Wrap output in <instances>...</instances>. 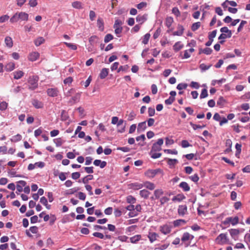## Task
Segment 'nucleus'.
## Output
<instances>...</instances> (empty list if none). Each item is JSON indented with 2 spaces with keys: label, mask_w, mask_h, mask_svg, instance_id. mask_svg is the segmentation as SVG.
Here are the masks:
<instances>
[{
  "label": "nucleus",
  "mask_w": 250,
  "mask_h": 250,
  "mask_svg": "<svg viewBox=\"0 0 250 250\" xmlns=\"http://www.w3.org/2000/svg\"><path fill=\"white\" fill-rule=\"evenodd\" d=\"M28 14L25 12H21L16 13L10 19V22L14 23L19 20L27 21L28 20Z\"/></svg>",
  "instance_id": "nucleus-1"
},
{
  "label": "nucleus",
  "mask_w": 250,
  "mask_h": 250,
  "mask_svg": "<svg viewBox=\"0 0 250 250\" xmlns=\"http://www.w3.org/2000/svg\"><path fill=\"white\" fill-rule=\"evenodd\" d=\"M238 223L239 218L237 216H235L234 217H227L222 222V224L225 225L227 227H229L230 224H231L232 226H235Z\"/></svg>",
  "instance_id": "nucleus-2"
},
{
  "label": "nucleus",
  "mask_w": 250,
  "mask_h": 250,
  "mask_svg": "<svg viewBox=\"0 0 250 250\" xmlns=\"http://www.w3.org/2000/svg\"><path fill=\"white\" fill-rule=\"evenodd\" d=\"M39 77L37 76H30L28 81L29 83V89L34 90L38 87V82Z\"/></svg>",
  "instance_id": "nucleus-3"
},
{
  "label": "nucleus",
  "mask_w": 250,
  "mask_h": 250,
  "mask_svg": "<svg viewBox=\"0 0 250 250\" xmlns=\"http://www.w3.org/2000/svg\"><path fill=\"white\" fill-rule=\"evenodd\" d=\"M216 242L219 245H223L228 241L227 235L226 233L220 234L215 239Z\"/></svg>",
  "instance_id": "nucleus-4"
},
{
  "label": "nucleus",
  "mask_w": 250,
  "mask_h": 250,
  "mask_svg": "<svg viewBox=\"0 0 250 250\" xmlns=\"http://www.w3.org/2000/svg\"><path fill=\"white\" fill-rule=\"evenodd\" d=\"M163 143L164 140L162 138L159 139L157 142L153 145L151 151H152V152L160 151L161 146L163 144Z\"/></svg>",
  "instance_id": "nucleus-5"
},
{
  "label": "nucleus",
  "mask_w": 250,
  "mask_h": 250,
  "mask_svg": "<svg viewBox=\"0 0 250 250\" xmlns=\"http://www.w3.org/2000/svg\"><path fill=\"white\" fill-rule=\"evenodd\" d=\"M46 92L48 96L54 97L58 95L59 90L57 88H50L47 90Z\"/></svg>",
  "instance_id": "nucleus-6"
},
{
  "label": "nucleus",
  "mask_w": 250,
  "mask_h": 250,
  "mask_svg": "<svg viewBox=\"0 0 250 250\" xmlns=\"http://www.w3.org/2000/svg\"><path fill=\"white\" fill-rule=\"evenodd\" d=\"M178 212L179 215L184 216L187 212V206L186 205H180L178 207Z\"/></svg>",
  "instance_id": "nucleus-7"
},
{
  "label": "nucleus",
  "mask_w": 250,
  "mask_h": 250,
  "mask_svg": "<svg viewBox=\"0 0 250 250\" xmlns=\"http://www.w3.org/2000/svg\"><path fill=\"white\" fill-rule=\"evenodd\" d=\"M160 230L164 234H167L170 232L171 228L167 225H165L160 227Z\"/></svg>",
  "instance_id": "nucleus-8"
},
{
  "label": "nucleus",
  "mask_w": 250,
  "mask_h": 250,
  "mask_svg": "<svg viewBox=\"0 0 250 250\" xmlns=\"http://www.w3.org/2000/svg\"><path fill=\"white\" fill-rule=\"evenodd\" d=\"M158 169H149L147 170L145 175L149 178H153L158 173Z\"/></svg>",
  "instance_id": "nucleus-9"
},
{
  "label": "nucleus",
  "mask_w": 250,
  "mask_h": 250,
  "mask_svg": "<svg viewBox=\"0 0 250 250\" xmlns=\"http://www.w3.org/2000/svg\"><path fill=\"white\" fill-rule=\"evenodd\" d=\"M184 31V27L181 24H178L177 30L173 32L172 35L173 36H181L183 35Z\"/></svg>",
  "instance_id": "nucleus-10"
},
{
  "label": "nucleus",
  "mask_w": 250,
  "mask_h": 250,
  "mask_svg": "<svg viewBox=\"0 0 250 250\" xmlns=\"http://www.w3.org/2000/svg\"><path fill=\"white\" fill-rule=\"evenodd\" d=\"M40 56V54L38 52H32L30 53L28 56L29 61L34 62L36 61Z\"/></svg>",
  "instance_id": "nucleus-11"
},
{
  "label": "nucleus",
  "mask_w": 250,
  "mask_h": 250,
  "mask_svg": "<svg viewBox=\"0 0 250 250\" xmlns=\"http://www.w3.org/2000/svg\"><path fill=\"white\" fill-rule=\"evenodd\" d=\"M194 238V236L190 234L188 232H185L182 237L181 240L186 242L188 240H191Z\"/></svg>",
  "instance_id": "nucleus-12"
},
{
  "label": "nucleus",
  "mask_w": 250,
  "mask_h": 250,
  "mask_svg": "<svg viewBox=\"0 0 250 250\" xmlns=\"http://www.w3.org/2000/svg\"><path fill=\"white\" fill-rule=\"evenodd\" d=\"M158 236V234L156 232H149L148 234V238L151 243H153L156 240Z\"/></svg>",
  "instance_id": "nucleus-13"
},
{
  "label": "nucleus",
  "mask_w": 250,
  "mask_h": 250,
  "mask_svg": "<svg viewBox=\"0 0 250 250\" xmlns=\"http://www.w3.org/2000/svg\"><path fill=\"white\" fill-rule=\"evenodd\" d=\"M32 104L36 108H42L43 107V104L36 99L32 100Z\"/></svg>",
  "instance_id": "nucleus-14"
},
{
  "label": "nucleus",
  "mask_w": 250,
  "mask_h": 250,
  "mask_svg": "<svg viewBox=\"0 0 250 250\" xmlns=\"http://www.w3.org/2000/svg\"><path fill=\"white\" fill-rule=\"evenodd\" d=\"M109 69L108 68H103L99 74V77L101 79H104L108 74Z\"/></svg>",
  "instance_id": "nucleus-15"
},
{
  "label": "nucleus",
  "mask_w": 250,
  "mask_h": 250,
  "mask_svg": "<svg viewBox=\"0 0 250 250\" xmlns=\"http://www.w3.org/2000/svg\"><path fill=\"white\" fill-rule=\"evenodd\" d=\"M14 76V79L16 80H18L21 79L22 77H23L24 75V73L23 71L21 70H18L14 72L13 73Z\"/></svg>",
  "instance_id": "nucleus-16"
},
{
  "label": "nucleus",
  "mask_w": 250,
  "mask_h": 250,
  "mask_svg": "<svg viewBox=\"0 0 250 250\" xmlns=\"http://www.w3.org/2000/svg\"><path fill=\"white\" fill-rule=\"evenodd\" d=\"M229 231L231 236L234 240L236 239L237 236L240 232L239 229H230L229 230Z\"/></svg>",
  "instance_id": "nucleus-17"
},
{
  "label": "nucleus",
  "mask_w": 250,
  "mask_h": 250,
  "mask_svg": "<svg viewBox=\"0 0 250 250\" xmlns=\"http://www.w3.org/2000/svg\"><path fill=\"white\" fill-rule=\"evenodd\" d=\"M4 42L6 46H7L9 48H11L13 45V40L10 37H6L4 40Z\"/></svg>",
  "instance_id": "nucleus-18"
},
{
  "label": "nucleus",
  "mask_w": 250,
  "mask_h": 250,
  "mask_svg": "<svg viewBox=\"0 0 250 250\" xmlns=\"http://www.w3.org/2000/svg\"><path fill=\"white\" fill-rule=\"evenodd\" d=\"M147 19V15H139L136 17V21L140 23L141 24H143Z\"/></svg>",
  "instance_id": "nucleus-19"
},
{
  "label": "nucleus",
  "mask_w": 250,
  "mask_h": 250,
  "mask_svg": "<svg viewBox=\"0 0 250 250\" xmlns=\"http://www.w3.org/2000/svg\"><path fill=\"white\" fill-rule=\"evenodd\" d=\"M143 185V187L146 188H147L149 190H153L155 188V186L153 183L148 182V181L144 182V185Z\"/></svg>",
  "instance_id": "nucleus-20"
},
{
  "label": "nucleus",
  "mask_w": 250,
  "mask_h": 250,
  "mask_svg": "<svg viewBox=\"0 0 250 250\" xmlns=\"http://www.w3.org/2000/svg\"><path fill=\"white\" fill-rule=\"evenodd\" d=\"M220 31L224 34H227L226 35L229 38L231 37L232 33L231 30H229L227 27H223L220 29Z\"/></svg>",
  "instance_id": "nucleus-21"
},
{
  "label": "nucleus",
  "mask_w": 250,
  "mask_h": 250,
  "mask_svg": "<svg viewBox=\"0 0 250 250\" xmlns=\"http://www.w3.org/2000/svg\"><path fill=\"white\" fill-rule=\"evenodd\" d=\"M15 63L13 62H10L5 66V69L7 71H12L15 69Z\"/></svg>",
  "instance_id": "nucleus-22"
},
{
  "label": "nucleus",
  "mask_w": 250,
  "mask_h": 250,
  "mask_svg": "<svg viewBox=\"0 0 250 250\" xmlns=\"http://www.w3.org/2000/svg\"><path fill=\"white\" fill-rule=\"evenodd\" d=\"M174 22L173 18L171 17H167L166 19L165 25L169 28Z\"/></svg>",
  "instance_id": "nucleus-23"
},
{
  "label": "nucleus",
  "mask_w": 250,
  "mask_h": 250,
  "mask_svg": "<svg viewBox=\"0 0 250 250\" xmlns=\"http://www.w3.org/2000/svg\"><path fill=\"white\" fill-rule=\"evenodd\" d=\"M146 128V122H143L138 124L137 131L138 132L144 131Z\"/></svg>",
  "instance_id": "nucleus-24"
},
{
  "label": "nucleus",
  "mask_w": 250,
  "mask_h": 250,
  "mask_svg": "<svg viewBox=\"0 0 250 250\" xmlns=\"http://www.w3.org/2000/svg\"><path fill=\"white\" fill-rule=\"evenodd\" d=\"M150 194V192L146 189H143L140 191V195L142 197L145 199H147Z\"/></svg>",
  "instance_id": "nucleus-25"
},
{
  "label": "nucleus",
  "mask_w": 250,
  "mask_h": 250,
  "mask_svg": "<svg viewBox=\"0 0 250 250\" xmlns=\"http://www.w3.org/2000/svg\"><path fill=\"white\" fill-rule=\"evenodd\" d=\"M179 187L182 188L185 191H188L190 190V187L188 186V184L185 182H181Z\"/></svg>",
  "instance_id": "nucleus-26"
},
{
  "label": "nucleus",
  "mask_w": 250,
  "mask_h": 250,
  "mask_svg": "<svg viewBox=\"0 0 250 250\" xmlns=\"http://www.w3.org/2000/svg\"><path fill=\"white\" fill-rule=\"evenodd\" d=\"M183 47V44H182L180 42H176L173 46V50L176 52L179 51Z\"/></svg>",
  "instance_id": "nucleus-27"
},
{
  "label": "nucleus",
  "mask_w": 250,
  "mask_h": 250,
  "mask_svg": "<svg viewBox=\"0 0 250 250\" xmlns=\"http://www.w3.org/2000/svg\"><path fill=\"white\" fill-rule=\"evenodd\" d=\"M185 198V196L183 194H179L177 195L176 196H174L172 198V200L173 202H176V201L180 202L182 200H183V199H184Z\"/></svg>",
  "instance_id": "nucleus-28"
},
{
  "label": "nucleus",
  "mask_w": 250,
  "mask_h": 250,
  "mask_svg": "<svg viewBox=\"0 0 250 250\" xmlns=\"http://www.w3.org/2000/svg\"><path fill=\"white\" fill-rule=\"evenodd\" d=\"M45 40L43 37H39L34 41V43L36 46H39L44 42Z\"/></svg>",
  "instance_id": "nucleus-29"
},
{
  "label": "nucleus",
  "mask_w": 250,
  "mask_h": 250,
  "mask_svg": "<svg viewBox=\"0 0 250 250\" xmlns=\"http://www.w3.org/2000/svg\"><path fill=\"white\" fill-rule=\"evenodd\" d=\"M54 143L55 144L56 146H61L63 143H64L65 141L62 140L61 138H58L54 139Z\"/></svg>",
  "instance_id": "nucleus-30"
},
{
  "label": "nucleus",
  "mask_w": 250,
  "mask_h": 250,
  "mask_svg": "<svg viewBox=\"0 0 250 250\" xmlns=\"http://www.w3.org/2000/svg\"><path fill=\"white\" fill-rule=\"evenodd\" d=\"M97 26L99 28V29L103 31L104 30V24L103 20L101 18H98L97 20Z\"/></svg>",
  "instance_id": "nucleus-31"
},
{
  "label": "nucleus",
  "mask_w": 250,
  "mask_h": 250,
  "mask_svg": "<svg viewBox=\"0 0 250 250\" xmlns=\"http://www.w3.org/2000/svg\"><path fill=\"white\" fill-rule=\"evenodd\" d=\"M72 6L73 8L77 9H81L83 8L82 2L78 1H76L72 2Z\"/></svg>",
  "instance_id": "nucleus-32"
},
{
  "label": "nucleus",
  "mask_w": 250,
  "mask_h": 250,
  "mask_svg": "<svg viewBox=\"0 0 250 250\" xmlns=\"http://www.w3.org/2000/svg\"><path fill=\"white\" fill-rule=\"evenodd\" d=\"M212 52V50L210 48H205L203 49H200L199 50V54L204 53L206 55H209Z\"/></svg>",
  "instance_id": "nucleus-33"
},
{
  "label": "nucleus",
  "mask_w": 250,
  "mask_h": 250,
  "mask_svg": "<svg viewBox=\"0 0 250 250\" xmlns=\"http://www.w3.org/2000/svg\"><path fill=\"white\" fill-rule=\"evenodd\" d=\"M225 103L226 101L224 98L223 97H220L217 102V104L220 107H222L224 106Z\"/></svg>",
  "instance_id": "nucleus-34"
},
{
  "label": "nucleus",
  "mask_w": 250,
  "mask_h": 250,
  "mask_svg": "<svg viewBox=\"0 0 250 250\" xmlns=\"http://www.w3.org/2000/svg\"><path fill=\"white\" fill-rule=\"evenodd\" d=\"M150 37V34L146 33V34H145L143 37V39L142 40V43L144 44H146L148 42Z\"/></svg>",
  "instance_id": "nucleus-35"
},
{
  "label": "nucleus",
  "mask_w": 250,
  "mask_h": 250,
  "mask_svg": "<svg viewBox=\"0 0 250 250\" xmlns=\"http://www.w3.org/2000/svg\"><path fill=\"white\" fill-rule=\"evenodd\" d=\"M141 235H136L130 238V242L132 243H135L141 239Z\"/></svg>",
  "instance_id": "nucleus-36"
},
{
  "label": "nucleus",
  "mask_w": 250,
  "mask_h": 250,
  "mask_svg": "<svg viewBox=\"0 0 250 250\" xmlns=\"http://www.w3.org/2000/svg\"><path fill=\"white\" fill-rule=\"evenodd\" d=\"M93 178V176L92 175H88L83 178L82 179V182L83 183L86 184H87L89 180H91Z\"/></svg>",
  "instance_id": "nucleus-37"
},
{
  "label": "nucleus",
  "mask_w": 250,
  "mask_h": 250,
  "mask_svg": "<svg viewBox=\"0 0 250 250\" xmlns=\"http://www.w3.org/2000/svg\"><path fill=\"white\" fill-rule=\"evenodd\" d=\"M149 154L151 156V157L153 159L158 158L162 155V154L160 153H156V152H152V151H150Z\"/></svg>",
  "instance_id": "nucleus-38"
},
{
  "label": "nucleus",
  "mask_w": 250,
  "mask_h": 250,
  "mask_svg": "<svg viewBox=\"0 0 250 250\" xmlns=\"http://www.w3.org/2000/svg\"><path fill=\"white\" fill-rule=\"evenodd\" d=\"M201 26V22L199 21L195 22L191 26V30L193 31L197 30Z\"/></svg>",
  "instance_id": "nucleus-39"
},
{
  "label": "nucleus",
  "mask_w": 250,
  "mask_h": 250,
  "mask_svg": "<svg viewBox=\"0 0 250 250\" xmlns=\"http://www.w3.org/2000/svg\"><path fill=\"white\" fill-rule=\"evenodd\" d=\"M178 161L176 159H167V164L170 166H174L177 163H178Z\"/></svg>",
  "instance_id": "nucleus-40"
},
{
  "label": "nucleus",
  "mask_w": 250,
  "mask_h": 250,
  "mask_svg": "<svg viewBox=\"0 0 250 250\" xmlns=\"http://www.w3.org/2000/svg\"><path fill=\"white\" fill-rule=\"evenodd\" d=\"M64 43L66 45L67 47L70 48L72 50H75L77 49V46L76 44L71 43H68L64 42Z\"/></svg>",
  "instance_id": "nucleus-41"
},
{
  "label": "nucleus",
  "mask_w": 250,
  "mask_h": 250,
  "mask_svg": "<svg viewBox=\"0 0 250 250\" xmlns=\"http://www.w3.org/2000/svg\"><path fill=\"white\" fill-rule=\"evenodd\" d=\"M132 188L134 189H141L143 187V185L141 184H139L137 183H132L131 184Z\"/></svg>",
  "instance_id": "nucleus-42"
},
{
  "label": "nucleus",
  "mask_w": 250,
  "mask_h": 250,
  "mask_svg": "<svg viewBox=\"0 0 250 250\" xmlns=\"http://www.w3.org/2000/svg\"><path fill=\"white\" fill-rule=\"evenodd\" d=\"M8 106V103L5 101L0 103V110L1 111L5 110Z\"/></svg>",
  "instance_id": "nucleus-43"
},
{
  "label": "nucleus",
  "mask_w": 250,
  "mask_h": 250,
  "mask_svg": "<svg viewBox=\"0 0 250 250\" xmlns=\"http://www.w3.org/2000/svg\"><path fill=\"white\" fill-rule=\"evenodd\" d=\"M154 193L156 198L158 199L163 194V191L162 189H156Z\"/></svg>",
  "instance_id": "nucleus-44"
},
{
  "label": "nucleus",
  "mask_w": 250,
  "mask_h": 250,
  "mask_svg": "<svg viewBox=\"0 0 250 250\" xmlns=\"http://www.w3.org/2000/svg\"><path fill=\"white\" fill-rule=\"evenodd\" d=\"M175 100V97H169L165 101V103L167 105L171 104Z\"/></svg>",
  "instance_id": "nucleus-45"
},
{
  "label": "nucleus",
  "mask_w": 250,
  "mask_h": 250,
  "mask_svg": "<svg viewBox=\"0 0 250 250\" xmlns=\"http://www.w3.org/2000/svg\"><path fill=\"white\" fill-rule=\"evenodd\" d=\"M172 13L177 17L180 16V12L177 7H173L172 9Z\"/></svg>",
  "instance_id": "nucleus-46"
},
{
  "label": "nucleus",
  "mask_w": 250,
  "mask_h": 250,
  "mask_svg": "<svg viewBox=\"0 0 250 250\" xmlns=\"http://www.w3.org/2000/svg\"><path fill=\"white\" fill-rule=\"evenodd\" d=\"M113 39V36L110 34H107L104 39V42L105 43H107Z\"/></svg>",
  "instance_id": "nucleus-47"
},
{
  "label": "nucleus",
  "mask_w": 250,
  "mask_h": 250,
  "mask_svg": "<svg viewBox=\"0 0 250 250\" xmlns=\"http://www.w3.org/2000/svg\"><path fill=\"white\" fill-rule=\"evenodd\" d=\"M187 86L188 84L187 83H180L177 85V88L179 90H181L182 89H186Z\"/></svg>",
  "instance_id": "nucleus-48"
},
{
  "label": "nucleus",
  "mask_w": 250,
  "mask_h": 250,
  "mask_svg": "<svg viewBox=\"0 0 250 250\" xmlns=\"http://www.w3.org/2000/svg\"><path fill=\"white\" fill-rule=\"evenodd\" d=\"M208 95V91L206 89H203L202 90L200 96L201 99H203L207 97Z\"/></svg>",
  "instance_id": "nucleus-49"
},
{
  "label": "nucleus",
  "mask_w": 250,
  "mask_h": 250,
  "mask_svg": "<svg viewBox=\"0 0 250 250\" xmlns=\"http://www.w3.org/2000/svg\"><path fill=\"white\" fill-rule=\"evenodd\" d=\"M22 137L20 134H17L13 137L11 141L13 142H18L21 140Z\"/></svg>",
  "instance_id": "nucleus-50"
},
{
  "label": "nucleus",
  "mask_w": 250,
  "mask_h": 250,
  "mask_svg": "<svg viewBox=\"0 0 250 250\" xmlns=\"http://www.w3.org/2000/svg\"><path fill=\"white\" fill-rule=\"evenodd\" d=\"M210 66L211 65H207L204 63H202L200 65L199 67L202 70V71H204L208 69Z\"/></svg>",
  "instance_id": "nucleus-51"
},
{
  "label": "nucleus",
  "mask_w": 250,
  "mask_h": 250,
  "mask_svg": "<svg viewBox=\"0 0 250 250\" xmlns=\"http://www.w3.org/2000/svg\"><path fill=\"white\" fill-rule=\"evenodd\" d=\"M190 125L192 126V127L193 128V129H194V130H196L198 128H202L205 126V125H198L194 124L192 123V122L190 123Z\"/></svg>",
  "instance_id": "nucleus-52"
},
{
  "label": "nucleus",
  "mask_w": 250,
  "mask_h": 250,
  "mask_svg": "<svg viewBox=\"0 0 250 250\" xmlns=\"http://www.w3.org/2000/svg\"><path fill=\"white\" fill-rule=\"evenodd\" d=\"M181 223H186V221L183 219H178L173 222V225L175 227H177L181 224Z\"/></svg>",
  "instance_id": "nucleus-53"
},
{
  "label": "nucleus",
  "mask_w": 250,
  "mask_h": 250,
  "mask_svg": "<svg viewBox=\"0 0 250 250\" xmlns=\"http://www.w3.org/2000/svg\"><path fill=\"white\" fill-rule=\"evenodd\" d=\"M164 151L166 153L176 155L178 154V152L176 149H164Z\"/></svg>",
  "instance_id": "nucleus-54"
},
{
  "label": "nucleus",
  "mask_w": 250,
  "mask_h": 250,
  "mask_svg": "<svg viewBox=\"0 0 250 250\" xmlns=\"http://www.w3.org/2000/svg\"><path fill=\"white\" fill-rule=\"evenodd\" d=\"M217 33V30H214L211 32L209 33L208 35V39L213 41V38L215 37Z\"/></svg>",
  "instance_id": "nucleus-55"
},
{
  "label": "nucleus",
  "mask_w": 250,
  "mask_h": 250,
  "mask_svg": "<svg viewBox=\"0 0 250 250\" xmlns=\"http://www.w3.org/2000/svg\"><path fill=\"white\" fill-rule=\"evenodd\" d=\"M129 68V66L127 65H125L124 66H121L118 68L117 72H120V71H126Z\"/></svg>",
  "instance_id": "nucleus-56"
},
{
  "label": "nucleus",
  "mask_w": 250,
  "mask_h": 250,
  "mask_svg": "<svg viewBox=\"0 0 250 250\" xmlns=\"http://www.w3.org/2000/svg\"><path fill=\"white\" fill-rule=\"evenodd\" d=\"M85 188L88 191V194L90 196L92 195L93 194V193L92 192V187L89 185H86L85 186Z\"/></svg>",
  "instance_id": "nucleus-57"
},
{
  "label": "nucleus",
  "mask_w": 250,
  "mask_h": 250,
  "mask_svg": "<svg viewBox=\"0 0 250 250\" xmlns=\"http://www.w3.org/2000/svg\"><path fill=\"white\" fill-rule=\"evenodd\" d=\"M42 129L41 127L39 128L38 129H36L34 131V135L36 137H38L40 135L42 134Z\"/></svg>",
  "instance_id": "nucleus-58"
},
{
  "label": "nucleus",
  "mask_w": 250,
  "mask_h": 250,
  "mask_svg": "<svg viewBox=\"0 0 250 250\" xmlns=\"http://www.w3.org/2000/svg\"><path fill=\"white\" fill-rule=\"evenodd\" d=\"M9 17L7 15H4L0 17V22L2 23L8 20Z\"/></svg>",
  "instance_id": "nucleus-59"
},
{
  "label": "nucleus",
  "mask_w": 250,
  "mask_h": 250,
  "mask_svg": "<svg viewBox=\"0 0 250 250\" xmlns=\"http://www.w3.org/2000/svg\"><path fill=\"white\" fill-rule=\"evenodd\" d=\"M189 178L194 182H197L199 179L197 174H194L193 175L191 176Z\"/></svg>",
  "instance_id": "nucleus-60"
},
{
  "label": "nucleus",
  "mask_w": 250,
  "mask_h": 250,
  "mask_svg": "<svg viewBox=\"0 0 250 250\" xmlns=\"http://www.w3.org/2000/svg\"><path fill=\"white\" fill-rule=\"evenodd\" d=\"M181 146L183 148H186L190 146V145L189 144L188 141L183 140L181 142Z\"/></svg>",
  "instance_id": "nucleus-61"
},
{
  "label": "nucleus",
  "mask_w": 250,
  "mask_h": 250,
  "mask_svg": "<svg viewBox=\"0 0 250 250\" xmlns=\"http://www.w3.org/2000/svg\"><path fill=\"white\" fill-rule=\"evenodd\" d=\"M61 118L63 121H66L68 118L66 112L64 110H62L61 112Z\"/></svg>",
  "instance_id": "nucleus-62"
},
{
  "label": "nucleus",
  "mask_w": 250,
  "mask_h": 250,
  "mask_svg": "<svg viewBox=\"0 0 250 250\" xmlns=\"http://www.w3.org/2000/svg\"><path fill=\"white\" fill-rule=\"evenodd\" d=\"M126 201L128 203L133 204L135 202L136 199L132 196L127 197Z\"/></svg>",
  "instance_id": "nucleus-63"
},
{
  "label": "nucleus",
  "mask_w": 250,
  "mask_h": 250,
  "mask_svg": "<svg viewBox=\"0 0 250 250\" xmlns=\"http://www.w3.org/2000/svg\"><path fill=\"white\" fill-rule=\"evenodd\" d=\"M136 116V114L134 111H131L128 115V121H132Z\"/></svg>",
  "instance_id": "nucleus-64"
}]
</instances>
